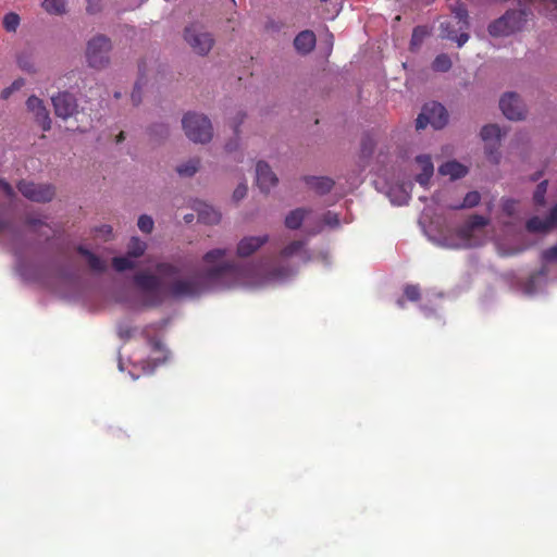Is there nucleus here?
<instances>
[{
  "label": "nucleus",
  "mask_w": 557,
  "mask_h": 557,
  "mask_svg": "<svg viewBox=\"0 0 557 557\" xmlns=\"http://www.w3.org/2000/svg\"><path fill=\"white\" fill-rule=\"evenodd\" d=\"M10 92H11V89H4V90L2 91V97H3V98H7V97L10 95Z\"/></svg>",
  "instance_id": "obj_52"
},
{
  "label": "nucleus",
  "mask_w": 557,
  "mask_h": 557,
  "mask_svg": "<svg viewBox=\"0 0 557 557\" xmlns=\"http://www.w3.org/2000/svg\"><path fill=\"white\" fill-rule=\"evenodd\" d=\"M315 216L311 210L298 208L290 211L285 218V226L289 230H297L302 224L310 228Z\"/></svg>",
  "instance_id": "obj_18"
},
{
  "label": "nucleus",
  "mask_w": 557,
  "mask_h": 557,
  "mask_svg": "<svg viewBox=\"0 0 557 557\" xmlns=\"http://www.w3.org/2000/svg\"><path fill=\"white\" fill-rule=\"evenodd\" d=\"M487 220L480 215L472 216L456 234L430 236L436 245L445 248H470L482 245L485 239Z\"/></svg>",
  "instance_id": "obj_2"
},
{
  "label": "nucleus",
  "mask_w": 557,
  "mask_h": 557,
  "mask_svg": "<svg viewBox=\"0 0 557 557\" xmlns=\"http://www.w3.org/2000/svg\"><path fill=\"white\" fill-rule=\"evenodd\" d=\"M428 30L425 27H417L413 29L412 37H411V46L412 47H419L423 39L426 37Z\"/></svg>",
  "instance_id": "obj_36"
},
{
  "label": "nucleus",
  "mask_w": 557,
  "mask_h": 557,
  "mask_svg": "<svg viewBox=\"0 0 557 557\" xmlns=\"http://www.w3.org/2000/svg\"><path fill=\"white\" fill-rule=\"evenodd\" d=\"M230 251L214 248L202 257L198 273H189L171 263H158L153 269L138 271L133 283L138 295L127 289L116 293L115 300L136 309L157 306L168 298L196 297L211 289H259L282 284L294 277L300 265L311 257L302 240H294L280 252L277 262L269 259L257 262L235 263L228 260Z\"/></svg>",
  "instance_id": "obj_1"
},
{
  "label": "nucleus",
  "mask_w": 557,
  "mask_h": 557,
  "mask_svg": "<svg viewBox=\"0 0 557 557\" xmlns=\"http://www.w3.org/2000/svg\"><path fill=\"white\" fill-rule=\"evenodd\" d=\"M199 164L200 161L198 159H189L186 162L180 164L176 168V172L178 173L180 176L190 177L197 173Z\"/></svg>",
  "instance_id": "obj_30"
},
{
  "label": "nucleus",
  "mask_w": 557,
  "mask_h": 557,
  "mask_svg": "<svg viewBox=\"0 0 557 557\" xmlns=\"http://www.w3.org/2000/svg\"><path fill=\"white\" fill-rule=\"evenodd\" d=\"M184 39L198 55H207L213 45L214 37L200 24H190L184 30Z\"/></svg>",
  "instance_id": "obj_6"
},
{
  "label": "nucleus",
  "mask_w": 557,
  "mask_h": 557,
  "mask_svg": "<svg viewBox=\"0 0 557 557\" xmlns=\"http://www.w3.org/2000/svg\"><path fill=\"white\" fill-rule=\"evenodd\" d=\"M481 137L485 144L487 154L491 158L496 159L494 157V151L497 149L500 141V128L495 124L485 125L481 131Z\"/></svg>",
  "instance_id": "obj_20"
},
{
  "label": "nucleus",
  "mask_w": 557,
  "mask_h": 557,
  "mask_svg": "<svg viewBox=\"0 0 557 557\" xmlns=\"http://www.w3.org/2000/svg\"><path fill=\"white\" fill-rule=\"evenodd\" d=\"M0 189L8 196L13 194L11 185L3 180H0Z\"/></svg>",
  "instance_id": "obj_48"
},
{
  "label": "nucleus",
  "mask_w": 557,
  "mask_h": 557,
  "mask_svg": "<svg viewBox=\"0 0 557 557\" xmlns=\"http://www.w3.org/2000/svg\"><path fill=\"white\" fill-rule=\"evenodd\" d=\"M18 190L29 200L37 202L50 201L54 196V189L51 185L35 184L32 182H21Z\"/></svg>",
  "instance_id": "obj_10"
},
{
  "label": "nucleus",
  "mask_w": 557,
  "mask_h": 557,
  "mask_svg": "<svg viewBox=\"0 0 557 557\" xmlns=\"http://www.w3.org/2000/svg\"><path fill=\"white\" fill-rule=\"evenodd\" d=\"M503 212L508 218H511L513 220H520L521 205L518 201L506 199L503 201Z\"/></svg>",
  "instance_id": "obj_31"
},
{
  "label": "nucleus",
  "mask_w": 557,
  "mask_h": 557,
  "mask_svg": "<svg viewBox=\"0 0 557 557\" xmlns=\"http://www.w3.org/2000/svg\"><path fill=\"white\" fill-rule=\"evenodd\" d=\"M42 8L52 15H62L66 12V0H44Z\"/></svg>",
  "instance_id": "obj_28"
},
{
  "label": "nucleus",
  "mask_w": 557,
  "mask_h": 557,
  "mask_svg": "<svg viewBox=\"0 0 557 557\" xmlns=\"http://www.w3.org/2000/svg\"><path fill=\"white\" fill-rule=\"evenodd\" d=\"M525 10H510L494 21L488 26V33L493 37H506L520 32L527 23Z\"/></svg>",
  "instance_id": "obj_5"
},
{
  "label": "nucleus",
  "mask_w": 557,
  "mask_h": 557,
  "mask_svg": "<svg viewBox=\"0 0 557 557\" xmlns=\"http://www.w3.org/2000/svg\"><path fill=\"white\" fill-rule=\"evenodd\" d=\"M499 107L504 115L509 120H521L524 115V107L513 92H508L500 98Z\"/></svg>",
  "instance_id": "obj_14"
},
{
  "label": "nucleus",
  "mask_w": 557,
  "mask_h": 557,
  "mask_svg": "<svg viewBox=\"0 0 557 557\" xmlns=\"http://www.w3.org/2000/svg\"><path fill=\"white\" fill-rule=\"evenodd\" d=\"M86 2H87L86 10L89 13H95L99 10L100 0H86Z\"/></svg>",
  "instance_id": "obj_47"
},
{
  "label": "nucleus",
  "mask_w": 557,
  "mask_h": 557,
  "mask_svg": "<svg viewBox=\"0 0 557 557\" xmlns=\"http://www.w3.org/2000/svg\"><path fill=\"white\" fill-rule=\"evenodd\" d=\"M144 83L141 78L136 83L134 90L132 92V101L134 104H138L141 101V89H143Z\"/></svg>",
  "instance_id": "obj_41"
},
{
  "label": "nucleus",
  "mask_w": 557,
  "mask_h": 557,
  "mask_svg": "<svg viewBox=\"0 0 557 557\" xmlns=\"http://www.w3.org/2000/svg\"><path fill=\"white\" fill-rule=\"evenodd\" d=\"M122 139H123V133H121V134L119 135V139H117V141H121Z\"/></svg>",
  "instance_id": "obj_59"
},
{
  "label": "nucleus",
  "mask_w": 557,
  "mask_h": 557,
  "mask_svg": "<svg viewBox=\"0 0 557 557\" xmlns=\"http://www.w3.org/2000/svg\"><path fill=\"white\" fill-rule=\"evenodd\" d=\"M547 190V182H542L537 185L533 199L536 205H543L545 199V194Z\"/></svg>",
  "instance_id": "obj_37"
},
{
  "label": "nucleus",
  "mask_w": 557,
  "mask_h": 557,
  "mask_svg": "<svg viewBox=\"0 0 557 557\" xmlns=\"http://www.w3.org/2000/svg\"><path fill=\"white\" fill-rule=\"evenodd\" d=\"M256 181L259 188L264 193L270 191L278 182L275 173L264 161H259L256 165Z\"/></svg>",
  "instance_id": "obj_17"
},
{
  "label": "nucleus",
  "mask_w": 557,
  "mask_h": 557,
  "mask_svg": "<svg viewBox=\"0 0 557 557\" xmlns=\"http://www.w3.org/2000/svg\"><path fill=\"white\" fill-rule=\"evenodd\" d=\"M323 222L330 227H335L339 224L337 214L333 212L325 213L323 216Z\"/></svg>",
  "instance_id": "obj_43"
},
{
  "label": "nucleus",
  "mask_w": 557,
  "mask_h": 557,
  "mask_svg": "<svg viewBox=\"0 0 557 557\" xmlns=\"http://www.w3.org/2000/svg\"><path fill=\"white\" fill-rule=\"evenodd\" d=\"M542 260L544 262H554L557 263V243L549 248L543 250Z\"/></svg>",
  "instance_id": "obj_39"
},
{
  "label": "nucleus",
  "mask_w": 557,
  "mask_h": 557,
  "mask_svg": "<svg viewBox=\"0 0 557 557\" xmlns=\"http://www.w3.org/2000/svg\"><path fill=\"white\" fill-rule=\"evenodd\" d=\"M52 103L55 114L62 119L72 116L77 109L75 98L69 92H60L52 97Z\"/></svg>",
  "instance_id": "obj_15"
},
{
  "label": "nucleus",
  "mask_w": 557,
  "mask_h": 557,
  "mask_svg": "<svg viewBox=\"0 0 557 557\" xmlns=\"http://www.w3.org/2000/svg\"><path fill=\"white\" fill-rule=\"evenodd\" d=\"M404 293H405V296L407 297V299H409L411 301H416L420 295L419 288L416 285L406 286Z\"/></svg>",
  "instance_id": "obj_42"
},
{
  "label": "nucleus",
  "mask_w": 557,
  "mask_h": 557,
  "mask_svg": "<svg viewBox=\"0 0 557 557\" xmlns=\"http://www.w3.org/2000/svg\"><path fill=\"white\" fill-rule=\"evenodd\" d=\"M112 267L117 272H124L126 270H132L136 267V260L126 253L125 256L115 257L112 260Z\"/></svg>",
  "instance_id": "obj_29"
},
{
  "label": "nucleus",
  "mask_w": 557,
  "mask_h": 557,
  "mask_svg": "<svg viewBox=\"0 0 557 557\" xmlns=\"http://www.w3.org/2000/svg\"><path fill=\"white\" fill-rule=\"evenodd\" d=\"M450 67L451 61L447 54H440L433 61V70L437 72H447Z\"/></svg>",
  "instance_id": "obj_33"
},
{
  "label": "nucleus",
  "mask_w": 557,
  "mask_h": 557,
  "mask_svg": "<svg viewBox=\"0 0 557 557\" xmlns=\"http://www.w3.org/2000/svg\"><path fill=\"white\" fill-rule=\"evenodd\" d=\"M21 85L22 84L20 82H15V83H13L12 88L17 89L21 87Z\"/></svg>",
  "instance_id": "obj_53"
},
{
  "label": "nucleus",
  "mask_w": 557,
  "mask_h": 557,
  "mask_svg": "<svg viewBox=\"0 0 557 557\" xmlns=\"http://www.w3.org/2000/svg\"><path fill=\"white\" fill-rule=\"evenodd\" d=\"M553 17H557V13L550 12L549 13Z\"/></svg>",
  "instance_id": "obj_60"
},
{
  "label": "nucleus",
  "mask_w": 557,
  "mask_h": 557,
  "mask_svg": "<svg viewBox=\"0 0 557 557\" xmlns=\"http://www.w3.org/2000/svg\"><path fill=\"white\" fill-rule=\"evenodd\" d=\"M111 51V42L103 35L92 37L86 47V59L89 66L94 69H102L109 64Z\"/></svg>",
  "instance_id": "obj_7"
},
{
  "label": "nucleus",
  "mask_w": 557,
  "mask_h": 557,
  "mask_svg": "<svg viewBox=\"0 0 557 557\" xmlns=\"http://www.w3.org/2000/svg\"><path fill=\"white\" fill-rule=\"evenodd\" d=\"M26 104L28 110L34 113L37 122L41 125L42 129L48 131L51 125V120L49 117V113L46 107L44 106L42 100H40L36 96H32L28 98Z\"/></svg>",
  "instance_id": "obj_21"
},
{
  "label": "nucleus",
  "mask_w": 557,
  "mask_h": 557,
  "mask_svg": "<svg viewBox=\"0 0 557 557\" xmlns=\"http://www.w3.org/2000/svg\"><path fill=\"white\" fill-rule=\"evenodd\" d=\"M233 2H235V0H232Z\"/></svg>",
  "instance_id": "obj_61"
},
{
  "label": "nucleus",
  "mask_w": 557,
  "mask_h": 557,
  "mask_svg": "<svg viewBox=\"0 0 557 557\" xmlns=\"http://www.w3.org/2000/svg\"><path fill=\"white\" fill-rule=\"evenodd\" d=\"M193 207L198 213L199 221L202 223L216 224L221 219L220 212L206 202L196 200Z\"/></svg>",
  "instance_id": "obj_22"
},
{
  "label": "nucleus",
  "mask_w": 557,
  "mask_h": 557,
  "mask_svg": "<svg viewBox=\"0 0 557 557\" xmlns=\"http://www.w3.org/2000/svg\"><path fill=\"white\" fill-rule=\"evenodd\" d=\"M119 369L120 371H124V363L121 360L119 362Z\"/></svg>",
  "instance_id": "obj_55"
},
{
  "label": "nucleus",
  "mask_w": 557,
  "mask_h": 557,
  "mask_svg": "<svg viewBox=\"0 0 557 557\" xmlns=\"http://www.w3.org/2000/svg\"><path fill=\"white\" fill-rule=\"evenodd\" d=\"M448 121L446 109L437 102L428 103L423 107L421 113L417 117V129H423L426 125H431L435 129L443 128Z\"/></svg>",
  "instance_id": "obj_8"
},
{
  "label": "nucleus",
  "mask_w": 557,
  "mask_h": 557,
  "mask_svg": "<svg viewBox=\"0 0 557 557\" xmlns=\"http://www.w3.org/2000/svg\"><path fill=\"white\" fill-rule=\"evenodd\" d=\"M269 242L267 234L258 236H245L237 244V256L249 257Z\"/></svg>",
  "instance_id": "obj_19"
},
{
  "label": "nucleus",
  "mask_w": 557,
  "mask_h": 557,
  "mask_svg": "<svg viewBox=\"0 0 557 557\" xmlns=\"http://www.w3.org/2000/svg\"><path fill=\"white\" fill-rule=\"evenodd\" d=\"M305 182L310 189L320 195L329 193L334 185V181L326 176H306Z\"/></svg>",
  "instance_id": "obj_25"
},
{
  "label": "nucleus",
  "mask_w": 557,
  "mask_h": 557,
  "mask_svg": "<svg viewBox=\"0 0 557 557\" xmlns=\"http://www.w3.org/2000/svg\"><path fill=\"white\" fill-rule=\"evenodd\" d=\"M137 364H134L133 366V369L129 370V375L132 377V380H136L137 377H139V374L138 373H135V371L137 370Z\"/></svg>",
  "instance_id": "obj_51"
},
{
  "label": "nucleus",
  "mask_w": 557,
  "mask_h": 557,
  "mask_svg": "<svg viewBox=\"0 0 557 557\" xmlns=\"http://www.w3.org/2000/svg\"><path fill=\"white\" fill-rule=\"evenodd\" d=\"M147 246L146 243L137 237H133L128 244L127 253L135 260L144 255Z\"/></svg>",
  "instance_id": "obj_32"
},
{
  "label": "nucleus",
  "mask_w": 557,
  "mask_h": 557,
  "mask_svg": "<svg viewBox=\"0 0 557 557\" xmlns=\"http://www.w3.org/2000/svg\"><path fill=\"white\" fill-rule=\"evenodd\" d=\"M11 232H12L11 224L0 221V236L4 235L5 233H11Z\"/></svg>",
  "instance_id": "obj_49"
},
{
  "label": "nucleus",
  "mask_w": 557,
  "mask_h": 557,
  "mask_svg": "<svg viewBox=\"0 0 557 557\" xmlns=\"http://www.w3.org/2000/svg\"><path fill=\"white\" fill-rule=\"evenodd\" d=\"M330 46L333 45V35H327Z\"/></svg>",
  "instance_id": "obj_54"
},
{
  "label": "nucleus",
  "mask_w": 557,
  "mask_h": 557,
  "mask_svg": "<svg viewBox=\"0 0 557 557\" xmlns=\"http://www.w3.org/2000/svg\"><path fill=\"white\" fill-rule=\"evenodd\" d=\"M138 228L144 233H150L153 228V220L149 215H140L138 219Z\"/></svg>",
  "instance_id": "obj_38"
},
{
  "label": "nucleus",
  "mask_w": 557,
  "mask_h": 557,
  "mask_svg": "<svg viewBox=\"0 0 557 557\" xmlns=\"http://www.w3.org/2000/svg\"><path fill=\"white\" fill-rule=\"evenodd\" d=\"M185 220H186V222H191V221H193V216H191V215H190V216H189V215H186V216H185Z\"/></svg>",
  "instance_id": "obj_56"
},
{
  "label": "nucleus",
  "mask_w": 557,
  "mask_h": 557,
  "mask_svg": "<svg viewBox=\"0 0 557 557\" xmlns=\"http://www.w3.org/2000/svg\"><path fill=\"white\" fill-rule=\"evenodd\" d=\"M480 201V194L478 191H469L465 198L462 203L457 206H451L453 209H460V208H472L476 206Z\"/></svg>",
  "instance_id": "obj_34"
},
{
  "label": "nucleus",
  "mask_w": 557,
  "mask_h": 557,
  "mask_svg": "<svg viewBox=\"0 0 557 557\" xmlns=\"http://www.w3.org/2000/svg\"><path fill=\"white\" fill-rule=\"evenodd\" d=\"M397 304H398L399 307H404V300L403 299H398Z\"/></svg>",
  "instance_id": "obj_57"
},
{
  "label": "nucleus",
  "mask_w": 557,
  "mask_h": 557,
  "mask_svg": "<svg viewBox=\"0 0 557 557\" xmlns=\"http://www.w3.org/2000/svg\"><path fill=\"white\" fill-rule=\"evenodd\" d=\"M18 25V16L16 14H8L4 17V27L7 30H15Z\"/></svg>",
  "instance_id": "obj_40"
},
{
  "label": "nucleus",
  "mask_w": 557,
  "mask_h": 557,
  "mask_svg": "<svg viewBox=\"0 0 557 557\" xmlns=\"http://www.w3.org/2000/svg\"><path fill=\"white\" fill-rule=\"evenodd\" d=\"M454 21L444 20L440 22V36L456 41L458 47H462L469 40V15L462 3H450Z\"/></svg>",
  "instance_id": "obj_3"
},
{
  "label": "nucleus",
  "mask_w": 557,
  "mask_h": 557,
  "mask_svg": "<svg viewBox=\"0 0 557 557\" xmlns=\"http://www.w3.org/2000/svg\"><path fill=\"white\" fill-rule=\"evenodd\" d=\"M496 246H497L498 252L503 256L516 255L525 249V246H515V247L507 248V247H505V244L502 242H497Z\"/></svg>",
  "instance_id": "obj_35"
},
{
  "label": "nucleus",
  "mask_w": 557,
  "mask_h": 557,
  "mask_svg": "<svg viewBox=\"0 0 557 557\" xmlns=\"http://www.w3.org/2000/svg\"><path fill=\"white\" fill-rule=\"evenodd\" d=\"M294 46L299 53H309L315 46V35L311 30L300 32L295 40Z\"/></svg>",
  "instance_id": "obj_24"
},
{
  "label": "nucleus",
  "mask_w": 557,
  "mask_h": 557,
  "mask_svg": "<svg viewBox=\"0 0 557 557\" xmlns=\"http://www.w3.org/2000/svg\"><path fill=\"white\" fill-rule=\"evenodd\" d=\"M247 194V185L240 184L237 186V188L234 190L233 197L236 200L243 199Z\"/></svg>",
  "instance_id": "obj_44"
},
{
  "label": "nucleus",
  "mask_w": 557,
  "mask_h": 557,
  "mask_svg": "<svg viewBox=\"0 0 557 557\" xmlns=\"http://www.w3.org/2000/svg\"><path fill=\"white\" fill-rule=\"evenodd\" d=\"M416 164L418 169L421 170V173L417 175L416 180L421 186H426L434 173V165L431 161L430 156H418L416 158Z\"/></svg>",
  "instance_id": "obj_23"
},
{
  "label": "nucleus",
  "mask_w": 557,
  "mask_h": 557,
  "mask_svg": "<svg viewBox=\"0 0 557 557\" xmlns=\"http://www.w3.org/2000/svg\"><path fill=\"white\" fill-rule=\"evenodd\" d=\"M438 172L443 176H449L451 180H457L467 174V168L459 162L448 161L438 168Z\"/></svg>",
  "instance_id": "obj_27"
},
{
  "label": "nucleus",
  "mask_w": 557,
  "mask_h": 557,
  "mask_svg": "<svg viewBox=\"0 0 557 557\" xmlns=\"http://www.w3.org/2000/svg\"><path fill=\"white\" fill-rule=\"evenodd\" d=\"M548 284V270L543 265L541 270L529 277L521 285V293L528 297H535L545 292Z\"/></svg>",
  "instance_id": "obj_13"
},
{
  "label": "nucleus",
  "mask_w": 557,
  "mask_h": 557,
  "mask_svg": "<svg viewBox=\"0 0 557 557\" xmlns=\"http://www.w3.org/2000/svg\"><path fill=\"white\" fill-rule=\"evenodd\" d=\"M321 1L332 5V10H330V14L326 17L334 18L335 15L338 13V0H321Z\"/></svg>",
  "instance_id": "obj_45"
},
{
  "label": "nucleus",
  "mask_w": 557,
  "mask_h": 557,
  "mask_svg": "<svg viewBox=\"0 0 557 557\" xmlns=\"http://www.w3.org/2000/svg\"><path fill=\"white\" fill-rule=\"evenodd\" d=\"M182 126L187 138L197 144L211 140L213 132L210 120L200 113L188 112L183 116Z\"/></svg>",
  "instance_id": "obj_4"
},
{
  "label": "nucleus",
  "mask_w": 557,
  "mask_h": 557,
  "mask_svg": "<svg viewBox=\"0 0 557 557\" xmlns=\"http://www.w3.org/2000/svg\"><path fill=\"white\" fill-rule=\"evenodd\" d=\"M16 271L20 276L27 282H40L42 284H49L46 278V267L37 262H27L24 259L18 258L16 262Z\"/></svg>",
  "instance_id": "obj_12"
},
{
  "label": "nucleus",
  "mask_w": 557,
  "mask_h": 557,
  "mask_svg": "<svg viewBox=\"0 0 557 557\" xmlns=\"http://www.w3.org/2000/svg\"><path fill=\"white\" fill-rule=\"evenodd\" d=\"M112 233V227L110 225H102L97 228L98 236L107 239Z\"/></svg>",
  "instance_id": "obj_46"
},
{
  "label": "nucleus",
  "mask_w": 557,
  "mask_h": 557,
  "mask_svg": "<svg viewBox=\"0 0 557 557\" xmlns=\"http://www.w3.org/2000/svg\"><path fill=\"white\" fill-rule=\"evenodd\" d=\"M79 255L86 260L88 267L94 272H103L107 269V261L92 251L88 250L84 246L78 247Z\"/></svg>",
  "instance_id": "obj_26"
},
{
  "label": "nucleus",
  "mask_w": 557,
  "mask_h": 557,
  "mask_svg": "<svg viewBox=\"0 0 557 557\" xmlns=\"http://www.w3.org/2000/svg\"><path fill=\"white\" fill-rule=\"evenodd\" d=\"M375 186L389 198L393 205H405L410 198L411 183L389 185L386 182L376 181Z\"/></svg>",
  "instance_id": "obj_11"
},
{
  "label": "nucleus",
  "mask_w": 557,
  "mask_h": 557,
  "mask_svg": "<svg viewBox=\"0 0 557 557\" xmlns=\"http://www.w3.org/2000/svg\"><path fill=\"white\" fill-rule=\"evenodd\" d=\"M319 230H320V228L312 227L311 233H312V234H314V233H317Z\"/></svg>",
  "instance_id": "obj_58"
},
{
  "label": "nucleus",
  "mask_w": 557,
  "mask_h": 557,
  "mask_svg": "<svg viewBox=\"0 0 557 557\" xmlns=\"http://www.w3.org/2000/svg\"><path fill=\"white\" fill-rule=\"evenodd\" d=\"M527 230L530 233H548L557 228V205L550 210L547 218L533 216L527 221Z\"/></svg>",
  "instance_id": "obj_16"
},
{
  "label": "nucleus",
  "mask_w": 557,
  "mask_h": 557,
  "mask_svg": "<svg viewBox=\"0 0 557 557\" xmlns=\"http://www.w3.org/2000/svg\"><path fill=\"white\" fill-rule=\"evenodd\" d=\"M546 9H549L550 7L557 10V0H544Z\"/></svg>",
  "instance_id": "obj_50"
},
{
  "label": "nucleus",
  "mask_w": 557,
  "mask_h": 557,
  "mask_svg": "<svg viewBox=\"0 0 557 557\" xmlns=\"http://www.w3.org/2000/svg\"><path fill=\"white\" fill-rule=\"evenodd\" d=\"M144 333L147 336L149 345L151 347V356L150 360L143 361L140 367L143 373L149 374L153 372L157 366H159L161 362H164L168 359L169 352L163 347L159 338H150L148 329L145 330Z\"/></svg>",
  "instance_id": "obj_9"
}]
</instances>
